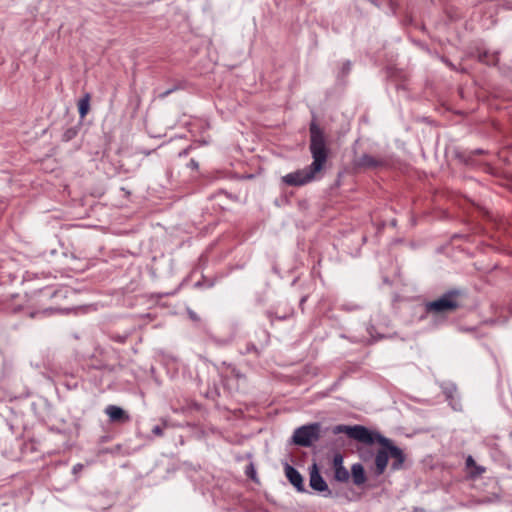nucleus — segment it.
<instances>
[{
	"instance_id": "nucleus-1",
	"label": "nucleus",
	"mask_w": 512,
	"mask_h": 512,
	"mask_svg": "<svg viewBox=\"0 0 512 512\" xmlns=\"http://www.w3.org/2000/svg\"><path fill=\"white\" fill-rule=\"evenodd\" d=\"M309 150L312 156V163L307 167L285 175L282 180L289 186H302L314 179L320 173L327 162L329 148L327 146L324 132L314 122L310 125Z\"/></svg>"
},
{
	"instance_id": "nucleus-2",
	"label": "nucleus",
	"mask_w": 512,
	"mask_h": 512,
	"mask_svg": "<svg viewBox=\"0 0 512 512\" xmlns=\"http://www.w3.org/2000/svg\"><path fill=\"white\" fill-rule=\"evenodd\" d=\"M333 434L345 433L348 437L365 444H372L377 441L381 446L387 448L389 457L393 459L392 469L398 470L402 467L405 457L403 451L393 445L392 441L381 434H373L366 427L361 425L347 426L336 425L332 430Z\"/></svg>"
},
{
	"instance_id": "nucleus-3",
	"label": "nucleus",
	"mask_w": 512,
	"mask_h": 512,
	"mask_svg": "<svg viewBox=\"0 0 512 512\" xmlns=\"http://www.w3.org/2000/svg\"><path fill=\"white\" fill-rule=\"evenodd\" d=\"M459 291L452 290L436 300L426 303V312L433 315H443L454 312L460 307Z\"/></svg>"
},
{
	"instance_id": "nucleus-4",
	"label": "nucleus",
	"mask_w": 512,
	"mask_h": 512,
	"mask_svg": "<svg viewBox=\"0 0 512 512\" xmlns=\"http://www.w3.org/2000/svg\"><path fill=\"white\" fill-rule=\"evenodd\" d=\"M320 429L321 426L319 423L301 426L294 431L292 440L296 445L310 447L314 442L319 440Z\"/></svg>"
},
{
	"instance_id": "nucleus-5",
	"label": "nucleus",
	"mask_w": 512,
	"mask_h": 512,
	"mask_svg": "<svg viewBox=\"0 0 512 512\" xmlns=\"http://www.w3.org/2000/svg\"><path fill=\"white\" fill-rule=\"evenodd\" d=\"M309 484L313 490L319 493H323L324 496L331 495V491L329 490L327 483L317 470L316 465L313 466V469L310 472Z\"/></svg>"
},
{
	"instance_id": "nucleus-6",
	"label": "nucleus",
	"mask_w": 512,
	"mask_h": 512,
	"mask_svg": "<svg viewBox=\"0 0 512 512\" xmlns=\"http://www.w3.org/2000/svg\"><path fill=\"white\" fill-rule=\"evenodd\" d=\"M285 475L289 482L297 489L299 492H304V483L302 475L291 465H285Z\"/></svg>"
},
{
	"instance_id": "nucleus-7",
	"label": "nucleus",
	"mask_w": 512,
	"mask_h": 512,
	"mask_svg": "<svg viewBox=\"0 0 512 512\" xmlns=\"http://www.w3.org/2000/svg\"><path fill=\"white\" fill-rule=\"evenodd\" d=\"M343 459L341 455H336L333 459L334 478L339 482H347L349 480V472L342 465Z\"/></svg>"
},
{
	"instance_id": "nucleus-8",
	"label": "nucleus",
	"mask_w": 512,
	"mask_h": 512,
	"mask_svg": "<svg viewBox=\"0 0 512 512\" xmlns=\"http://www.w3.org/2000/svg\"><path fill=\"white\" fill-rule=\"evenodd\" d=\"M389 454L387 448L383 447L379 449L375 455V472L377 475L384 473L388 464Z\"/></svg>"
},
{
	"instance_id": "nucleus-9",
	"label": "nucleus",
	"mask_w": 512,
	"mask_h": 512,
	"mask_svg": "<svg viewBox=\"0 0 512 512\" xmlns=\"http://www.w3.org/2000/svg\"><path fill=\"white\" fill-rule=\"evenodd\" d=\"M383 161L369 154H363L356 160V165L361 168H376L381 166Z\"/></svg>"
},
{
	"instance_id": "nucleus-10",
	"label": "nucleus",
	"mask_w": 512,
	"mask_h": 512,
	"mask_svg": "<svg viewBox=\"0 0 512 512\" xmlns=\"http://www.w3.org/2000/svg\"><path fill=\"white\" fill-rule=\"evenodd\" d=\"M105 412L113 422L127 421L129 419V416L126 415L125 411L115 405L107 406Z\"/></svg>"
},
{
	"instance_id": "nucleus-11",
	"label": "nucleus",
	"mask_w": 512,
	"mask_h": 512,
	"mask_svg": "<svg viewBox=\"0 0 512 512\" xmlns=\"http://www.w3.org/2000/svg\"><path fill=\"white\" fill-rule=\"evenodd\" d=\"M353 483L360 486L365 483V471L361 464H354L351 468Z\"/></svg>"
},
{
	"instance_id": "nucleus-12",
	"label": "nucleus",
	"mask_w": 512,
	"mask_h": 512,
	"mask_svg": "<svg viewBox=\"0 0 512 512\" xmlns=\"http://www.w3.org/2000/svg\"><path fill=\"white\" fill-rule=\"evenodd\" d=\"M90 107V95L86 94L84 95L79 101H78V111L81 118H84Z\"/></svg>"
},
{
	"instance_id": "nucleus-13",
	"label": "nucleus",
	"mask_w": 512,
	"mask_h": 512,
	"mask_svg": "<svg viewBox=\"0 0 512 512\" xmlns=\"http://www.w3.org/2000/svg\"><path fill=\"white\" fill-rule=\"evenodd\" d=\"M466 465L468 468H472V467L475 468V471H471L472 475H480L485 471V469L483 467L476 465L474 459L471 456H469L466 459Z\"/></svg>"
},
{
	"instance_id": "nucleus-14",
	"label": "nucleus",
	"mask_w": 512,
	"mask_h": 512,
	"mask_svg": "<svg viewBox=\"0 0 512 512\" xmlns=\"http://www.w3.org/2000/svg\"><path fill=\"white\" fill-rule=\"evenodd\" d=\"M152 432L154 435L156 436H162L163 435V428L159 425H156L153 429H152Z\"/></svg>"
},
{
	"instance_id": "nucleus-15",
	"label": "nucleus",
	"mask_w": 512,
	"mask_h": 512,
	"mask_svg": "<svg viewBox=\"0 0 512 512\" xmlns=\"http://www.w3.org/2000/svg\"><path fill=\"white\" fill-rule=\"evenodd\" d=\"M175 90H176V87H173V88H171V89H168V90H166L165 92L160 93V94H159V98L163 99V98L167 97L170 93H172V92H173V91H175Z\"/></svg>"
},
{
	"instance_id": "nucleus-16",
	"label": "nucleus",
	"mask_w": 512,
	"mask_h": 512,
	"mask_svg": "<svg viewBox=\"0 0 512 512\" xmlns=\"http://www.w3.org/2000/svg\"><path fill=\"white\" fill-rule=\"evenodd\" d=\"M42 292L49 297H54L57 295V291H51L50 289H45Z\"/></svg>"
},
{
	"instance_id": "nucleus-17",
	"label": "nucleus",
	"mask_w": 512,
	"mask_h": 512,
	"mask_svg": "<svg viewBox=\"0 0 512 512\" xmlns=\"http://www.w3.org/2000/svg\"><path fill=\"white\" fill-rule=\"evenodd\" d=\"M82 469V465L81 464H77L73 467V472L74 473H77L79 470Z\"/></svg>"
},
{
	"instance_id": "nucleus-18",
	"label": "nucleus",
	"mask_w": 512,
	"mask_h": 512,
	"mask_svg": "<svg viewBox=\"0 0 512 512\" xmlns=\"http://www.w3.org/2000/svg\"><path fill=\"white\" fill-rule=\"evenodd\" d=\"M189 314H190V317H191L192 319H196V316H195V314H194L193 312H190Z\"/></svg>"
},
{
	"instance_id": "nucleus-19",
	"label": "nucleus",
	"mask_w": 512,
	"mask_h": 512,
	"mask_svg": "<svg viewBox=\"0 0 512 512\" xmlns=\"http://www.w3.org/2000/svg\"><path fill=\"white\" fill-rule=\"evenodd\" d=\"M49 311H52V309H46V310L44 311V313H47V312H49Z\"/></svg>"
},
{
	"instance_id": "nucleus-20",
	"label": "nucleus",
	"mask_w": 512,
	"mask_h": 512,
	"mask_svg": "<svg viewBox=\"0 0 512 512\" xmlns=\"http://www.w3.org/2000/svg\"><path fill=\"white\" fill-rule=\"evenodd\" d=\"M192 166H196V163L194 161H191Z\"/></svg>"
}]
</instances>
